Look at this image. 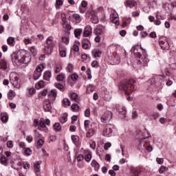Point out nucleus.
<instances>
[{
	"mask_svg": "<svg viewBox=\"0 0 176 176\" xmlns=\"http://www.w3.org/2000/svg\"><path fill=\"white\" fill-rule=\"evenodd\" d=\"M10 82L14 87L20 89V79L16 73H12L10 75Z\"/></svg>",
	"mask_w": 176,
	"mask_h": 176,
	"instance_id": "nucleus-7",
	"label": "nucleus"
},
{
	"mask_svg": "<svg viewBox=\"0 0 176 176\" xmlns=\"http://www.w3.org/2000/svg\"><path fill=\"white\" fill-rule=\"evenodd\" d=\"M105 26L102 25H98L94 30V34L96 35L94 38L95 42L100 43L101 42V36L105 34Z\"/></svg>",
	"mask_w": 176,
	"mask_h": 176,
	"instance_id": "nucleus-4",
	"label": "nucleus"
},
{
	"mask_svg": "<svg viewBox=\"0 0 176 176\" xmlns=\"http://www.w3.org/2000/svg\"><path fill=\"white\" fill-rule=\"evenodd\" d=\"M118 19V13L116 12L113 11L112 13L110 14V20L111 21L113 22Z\"/></svg>",
	"mask_w": 176,
	"mask_h": 176,
	"instance_id": "nucleus-26",
	"label": "nucleus"
},
{
	"mask_svg": "<svg viewBox=\"0 0 176 176\" xmlns=\"http://www.w3.org/2000/svg\"><path fill=\"white\" fill-rule=\"evenodd\" d=\"M96 89V87H94V85H89L87 87V91H94V89Z\"/></svg>",
	"mask_w": 176,
	"mask_h": 176,
	"instance_id": "nucleus-51",
	"label": "nucleus"
},
{
	"mask_svg": "<svg viewBox=\"0 0 176 176\" xmlns=\"http://www.w3.org/2000/svg\"><path fill=\"white\" fill-rule=\"evenodd\" d=\"M112 146V144L109 142L104 144V149L107 151L109 148H111Z\"/></svg>",
	"mask_w": 176,
	"mask_h": 176,
	"instance_id": "nucleus-63",
	"label": "nucleus"
},
{
	"mask_svg": "<svg viewBox=\"0 0 176 176\" xmlns=\"http://www.w3.org/2000/svg\"><path fill=\"white\" fill-rule=\"evenodd\" d=\"M91 34H93V28L90 25H87L84 29L83 36H90Z\"/></svg>",
	"mask_w": 176,
	"mask_h": 176,
	"instance_id": "nucleus-13",
	"label": "nucleus"
},
{
	"mask_svg": "<svg viewBox=\"0 0 176 176\" xmlns=\"http://www.w3.org/2000/svg\"><path fill=\"white\" fill-rule=\"evenodd\" d=\"M41 76H42V73H39L38 72L34 71V80H38V79H39Z\"/></svg>",
	"mask_w": 176,
	"mask_h": 176,
	"instance_id": "nucleus-39",
	"label": "nucleus"
},
{
	"mask_svg": "<svg viewBox=\"0 0 176 176\" xmlns=\"http://www.w3.org/2000/svg\"><path fill=\"white\" fill-rule=\"evenodd\" d=\"M7 43L10 45V46H14V45H16V41H14V37H8V38L7 39Z\"/></svg>",
	"mask_w": 176,
	"mask_h": 176,
	"instance_id": "nucleus-24",
	"label": "nucleus"
},
{
	"mask_svg": "<svg viewBox=\"0 0 176 176\" xmlns=\"http://www.w3.org/2000/svg\"><path fill=\"white\" fill-rule=\"evenodd\" d=\"M45 82L43 80H40L38 81L36 85H35V87L36 89H43V87H45Z\"/></svg>",
	"mask_w": 176,
	"mask_h": 176,
	"instance_id": "nucleus-22",
	"label": "nucleus"
},
{
	"mask_svg": "<svg viewBox=\"0 0 176 176\" xmlns=\"http://www.w3.org/2000/svg\"><path fill=\"white\" fill-rule=\"evenodd\" d=\"M71 138H72V141L74 144H76V142H78L79 141V136H78V135H72Z\"/></svg>",
	"mask_w": 176,
	"mask_h": 176,
	"instance_id": "nucleus-44",
	"label": "nucleus"
},
{
	"mask_svg": "<svg viewBox=\"0 0 176 176\" xmlns=\"http://www.w3.org/2000/svg\"><path fill=\"white\" fill-rule=\"evenodd\" d=\"M131 173L132 176H140V172L134 168L131 170Z\"/></svg>",
	"mask_w": 176,
	"mask_h": 176,
	"instance_id": "nucleus-37",
	"label": "nucleus"
},
{
	"mask_svg": "<svg viewBox=\"0 0 176 176\" xmlns=\"http://www.w3.org/2000/svg\"><path fill=\"white\" fill-rule=\"evenodd\" d=\"M7 68H8V65L6 64V60L1 59L0 60V69L5 71L7 69Z\"/></svg>",
	"mask_w": 176,
	"mask_h": 176,
	"instance_id": "nucleus-20",
	"label": "nucleus"
},
{
	"mask_svg": "<svg viewBox=\"0 0 176 176\" xmlns=\"http://www.w3.org/2000/svg\"><path fill=\"white\" fill-rule=\"evenodd\" d=\"M9 118L8 117V114L6 113H1V120L3 123H6L8 122Z\"/></svg>",
	"mask_w": 176,
	"mask_h": 176,
	"instance_id": "nucleus-29",
	"label": "nucleus"
},
{
	"mask_svg": "<svg viewBox=\"0 0 176 176\" xmlns=\"http://www.w3.org/2000/svg\"><path fill=\"white\" fill-rule=\"evenodd\" d=\"M85 116H86V118H89V116H90V109H87L85 111Z\"/></svg>",
	"mask_w": 176,
	"mask_h": 176,
	"instance_id": "nucleus-60",
	"label": "nucleus"
},
{
	"mask_svg": "<svg viewBox=\"0 0 176 176\" xmlns=\"http://www.w3.org/2000/svg\"><path fill=\"white\" fill-rule=\"evenodd\" d=\"M87 6V1L83 0L81 2V7L83 8V9H86Z\"/></svg>",
	"mask_w": 176,
	"mask_h": 176,
	"instance_id": "nucleus-61",
	"label": "nucleus"
},
{
	"mask_svg": "<svg viewBox=\"0 0 176 176\" xmlns=\"http://www.w3.org/2000/svg\"><path fill=\"white\" fill-rule=\"evenodd\" d=\"M43 109L45 112H52V102L47 99L43 102Z\"/></svg>",
	"mask_w": 176,
	"mask_h": 176,
	"instance_id": "nucleus-11",
	"label": "nucleus"
},
{
	"mask_svg": "<svg viewBox=\"0 0 176 176\" xmlns=\"http://www.w3.org/2000/svg\"><path fill=\"white\" fill-rule=\"evenodd\" d=\"M111 119H112V112L109 111H105L101 116V122L102 123H108V122L111 121Z\"/></svg>",
	"mask_w": 176,
	"mask_h": 176,
	"instance_id": "nucleus-9",
	"label": "nucleus"
},
{
	"mask_svg": "<svg viewBox=\"0 0 176 176\" xmlns=\"http://www.w3.org/2000/svg\"><path fill=\"white\" fill-rule=\"evenodd\" d=\"M73 17L74 20H76V23H80L82 21V19L80 18V15L78 14H73Z\"/></svg>",
	"mask_w": 176,
	"mask_h": 176,
	"instance_id": "nucleus-38",
	"label": "nucleus"
},
{
	"mask_svg": "<svg viewBox=\"0 0 176 176\" xmlns=\"http://www.w3.org/2000/svg\"><path fill=\"white\" fill-rule=\"evenodd\" d=\"M84 126L87 138H91L93 135H95L96 133V128L93 127V125L90 124V121L89 120H86L85 121Z\"/></svg>",
	"mask_w": 176,
	"mask_h": 176,
	"instance_id": "nucleus-6",
	"label": "nucleus"
},
{
	"mask_svg": "<svg viewBox=\"0 0 176 176\" xmlns=\"http://www.w3.org/2000/svg\"><path fill=\"white\" fill-rule=\"evenodd\" d=\"M66 69L68 72H69V74L72 73V72L74 71V66L71 64H69L67 67Z\"/></svg>",
	"mask_w": 176,
	"mask_h": 176,
	"instance_id": "nucleus-49",
	"label": "nucleus"
},
{
	"mask_svg": "<svg viewBox=\"0 0 176 176\" xmlns=\"http://www.w3.org/2000/svg\"><path fill=\"white\" fill-rule=\"evenodd\" d=\"M43 144H44L43 140L38 139L36 142L37 148H42V146H43Z\"/></svg>",
	"mask_w": 176,
	"mask_h": 176,
	"instance_id": "nucleus-43",
	"label": "nucleus"
},
{
	"mask_svg": "<svg viewBox=\"0 0 176 176\" xmlns=\"http://www.w3.org/2000/svg\"><path fill=\"white\" fill-rule=\"evenodd\" d=\"M58 49L59 52L67 50V48L63 44H58Z\"/></svg>",
	"mask_w": 176,
	"mask_h": 176,
	"instance_id": "nucleus-56",
	"label": "nucleus"
},
{
	"mask_svg": "<svg viewBox=\"0 0 176 176\" xmlns=\"http://www.w3.org/2000/svg\"><path fill=\"white\" fill-rule=\"evenodd\" d=\"M114 129H115V125L108 124L104 127L103 135L104 137H111V135H112V133Z\"/></svg>",
	"mask_w": 176,
	"mask_h": 176,
	"instance_id": "nucleus-8",
	"label": "nucleus"
},
{
	"mask_svg": "<svg viewBox=\"0 0 176 176\" xmlns=\"http://www.w3.org/2000/svg\"><path fill=\"white\" fill-rule=\"evenodd\" d=\"M12 63L19 64H29L31 61V54L28 51L20 50L11 56Z\"/></svg>",
	"mask_w": 176,
	"mask_h": 176,
	"instance_id": "nucleus-2",
	"label": "nucleus"
},
{
	"mask_svg": "<svg viewBox=\"0 0 176 176\" xmlns=\"http://www.w3.org/2000/svg\"><path fill=\"white\" fill-rule=\"evenodd\" d=\"M135 3H137V2H135V1H133V0H128L126 1L127 6H129V8H130L131 9V8H134L135 6Z\"/></svg>",
	"mask_w": 176,
	"mask_h": 176,
	"instance_id": "nucleus-30",
	"label": "nucleus"
},
{
	"mask_svg": "<svg viewBox=\"0 0 176 176\" xmlns=\"http://www.w3.org/2000/svg\"><path fill=\"white\" fill-rule=\"evenodd\" d=\"M43 69H45V66L42 64L38 65L36 68V72H39L40 74H42V71H43Z\"/></svg>",
	"mask_w": 176,
	"mask_h": 176,
	"instance_id": "nucleus-34",
	"label": "nucleus"
},
{
	"mask_svg": "<svg viewBox=\"0 0 176 176\" xmlns=\"http://www.w3.org/2000/svg\"><path fill=\"white\" fill-rule=\"evenodd\" d=\"M0 162L1 163V164H8V159H6V157L3 156L0 158Z\"/></svg>",
	"mask_w": 176,
	"mask_h": 176,
	"instance_id": "nucleus-46",
	"label": "nucleus"
},
{
	"mask_svg": "<svg viewBox=\"0 0 176 176\" xmlns=\"http://www.w3.org/2000/svg\"><path fill=\"white\" fill-rule=\"evenodd\" d=\"M63 104L65 107H70L71 106V100L68 98H64L63 100Z\"/></svg>",
	"mask_w": 176,
	"mask_h": 176,
	"instance_id": "nucleus-35",
	"label": "nucleus"
},
{
	"mask_svg": "<svg viewBox=\"0 0 176 176\" xmlns=\"http://www.w3.org/2000/svg\"><path fill=\"white\" fill-rule=\"evenodd\" d=\"M14 96H16V93L13 90H10L8 94V100H12V96L14 97Z\"/></svg>",
	"mask_w": 176,
	"mask_h": 176,
	"instance_id": "nucleus-47",
	"label": "nucleus"
},
{
	"mask_svg": "<svg viewBox=\"0 0 176 176\" xmlns=\"http://www.w3.org/2000/svg\"><path fill=\"white\" fill-rule=\"evenodd\" d=\"M28 93L30 96H33V94H35L36 93V90L35 88H28Z\"/></svg>",
	"mask_w": 176,
	"mask_h": 176,
	"instance_id": "nucleus-48",
	"label": "nucleus"
},
{
	"mask_svg": "<svg viewBox=\"0 0 176 176\" xmlns=\"http://www.w3.org/2000/svg\"><path fill=\"white\" fill-rule=\"evenodd\" d=\"M63 0H56L55 7L56 9H60V6H63Z\"/></svg>",
	"mask_w": 176,
	"mask_h": 176,
	"instance_id": "nucleus-41",
	"label": "nucleus"
},
{
	"mask_svg": "<svg viewBox=\"0 0 176 176\" xmlns=\"http://www.w3.org/2000/svg\"><path fill=\"white\" fill-rule=\"evenodd\" d=\"M72 80L75 81V80H78V78H79V76H78V74H74L71 76Z\"/></svg>",
	"mask_w": 176,
	"mask_h": 176,
	"instance_id": "nucleus-59",
	"label": "nucleus"
},
{
	"mask_svg": "<svg viewBox=\"0 0 176 176\" xmlns=\"http://www.w3.org/2000/svg\"><path fill=\"white\" fill-rule=\"evenodd\" d=\"M70 98L72 101H74L75 102H77V104H80L81 99L79 97V95L75 92H72L70 94Z\"/></svg>",
	"mask_w": 176,
	"mask_h": 176,
	"instance_id": "nucleus-14",
	"label": "nucleus"
},
{
	"mask_svg": "<svg viewBox=\"0 0 176 176\" xmlns=\"http://www.w3.org/2000/svg\"><path fill=\"white\" fill-rule=\"evenodd\" d=\"M164 171H167V167H165L164 166H162L160 168V173L163 174V173H164Z\"/></svg>",
	"mask_w": 176,
	"mask_h": 176,
	"instance_id": "nucleus-53",
	"label": "nucleus"
},
{
	"mask_svg": "<svg viewBox=\"0 0 176 176\" xmlns=\"http://www.w3.org/2000/svg\"><path fill=\"white\" fill-rule=\"evenodd\" d=\"M62 42L65 43V45H68L69 43V37L63 36Z\"/></svg>",
	"mask_w": 176,
	"mask_h": 176,
	"instance_id": "nucleus-45",
	"label": "nucleus"
},
{
	"mask_svg": "<svg viewBox=\"0 0 176 176\" xmlns=\"http://www.w3.org/2000/svg\"><path fill=\"white\" fill-rule=\"evenodd\" d=\"M54 129H55L57 131H60L61 129V125L60 124V123L56 122L54 125Z\"/></svg>",
	"mask_w": 176,
	"mask_h": 176,
	"instance_id": "nucleus-50",
	"label": "nucleus"
},
{
	"mask_svg": "<svg viewBox=\"0 0 176 176\" xmlns=\"http://www.w3.org/2000/svg\"><path fill=\"white\" fill-rule=\"evenodd\" d=\"M90 41H89V39L86 38L82 41V49L87 50L90 48Z\"/></svg>",
	"mask_w": 176,
	"mask_h": 176,
	"instance_id": "nucleus-16",
	"label": "nucleus"
},
{
	"mask_svg": "<svg viewBox=\"0 0 176 176\" xmlns=\"http://www.w3.org/2000/svg\"><path fill=\"white\" fill-rule=\"evenodd\" d=\"M72 50L75 52L76 56H80V52H79V46L78 45L74 44L72 48Z\"/></svg>",
	"mask_w": 176,
	"mask_h": 176,
	"instance_id": "nucleus-27",
	"label": "nucleus"
},
{
	"mask_svg": "<svg viewBox=\"0 0 176 176\" xmlns=\"http://www.w3.org/2000/svg\"><path fill=\"white\" fill-rule=\"evenodd\" d=\"M41 171V162H37L36 164H34V172L36 174L37 173H39Z\"/></svg>",
	"mask_w": 176,
	"mask_h": 176,
	"instance_id": "nucleus-28",
	"label": "nucleus"
},
{
	"mask_svg": "<svg viewBox=\"0 0 176 176\" xmlns=\"http://www.w3.org/2000/svg\"><path fill=\"white\" fill-rule=\"evenodd\" d=\"M131 52L135 54V57L137 60L136 64L140 65V68L144 67H148V63H149V58H148V54H146V50L142 48H138V47H133Z\"/></svg>",
	"mask_w": 176,
	"mask_h": 176,
	"instance_id": "nucleus-1",
	"label": "nucleus"
},
{
	"mask_svg": "<svg viewBox=\"0 0 176 176\" xmlns=\"http://www.w3.org/2000/svg\"><path fill=\"white\" fill-rule=\"evenodd\" d=\"M151 118H153V119H154V120H155V119H157V118H159V113H153L151 114Z\"/></svg>",
	"mask_w": 176,
	"mask_h": 176,
	"instance_id": "nucleus-52",
	"label": "nucleus"
},
{
	"mask_svg": "<svg viewBox=\"0 0 176 176\" xmlns=\"http://www.w3.org/2000/svg\"><path fill=\"white\" fill-rule=\"evenodd\" d=\"M55 87H56V89H58V90H60V91H64L65 88H64V85L60 82H56L54 84Z\"/></svg>",
	"mask_w": 176,
	"mask_h": 176,
	"instance_id": "nucleus-31",
	"label": "nucleus"
},
{
	"mask_svg": "<svg viewBox=\"0 0 176 176\" xmlns=\"http://www.w3.org/2000/svg\"><path fill=\"white\" fill-rule=\"evenodd\" d=\"M91 166L94 167L95 171H98V170H100V164H98V162H97L95 160L91 161Z\"/></svg>",
	"mask_w": 176,
	"mask_h": 176,
	"instance_id": "nucleus-18",
	"label": "nucleus"
},
{
	"mask_svg": "<svg viewBox=\"0 0 176 176\" xmlns=\"http://www.w3.org/2000/svg\"><path fill=\"white\" fill-rule=\"evenodd\" d=\"M64 79H65V74H60L58 75L56 77V80L58 82H63V80H64Z\"/></svg>",
	"mask_w": 176,
	"mask_h": 176,
	"instance_id": "nucleus-36",
	"label": "nucleus"
},
{
	"mask_svg": "<svg viewBox=\"0 0 176 176\" xmlns=\"http://www.w3.org/2000/svg\"><path fill=\"white\" fill-rule=\"evenodd\" d=\"M91 54L94 58H100L102 54V52H101L100 50H94L91 52Z\"/></svg>",
	"mask_w": 176,
	"mask_h": 176,
	"instance_id": "nucleus-15",
	"label": "nucleus"
},
{
	"mask_svg": "<svg viewBox=\"0 0 176 176\" xmlns=\"http://www.w3.org/2000/svg\"><path fill=\"white\" fill-rule=\"evenodd\" d=\"M90 148H91V149H96V142H91L90 143Z\"/></svg>",
	"mask_w": 176,
	"mask_h": 176,
	"instance_id": "nucleus-64",
	"label": "nucleus"
},
{
	"mask_svg": "<svg viewBox=\"0 0 176 176\" xmlns=\"http://www.w3.org/2000/svg\"><path fill=\"white\" fill-rule=\"evenodd\" d=\"M91 67H93L94 68H98V62L97 60L92 61Z\"/></svg>",
	"mask_w": 176,
	"mask_h": 176,
	"instance_id": "nucleus-55",
	"label": "nucleus"
},
{
	"mask_svg": "<svg viewBox=\"0 0 176 176\" xmlns=\"http://www.w3.org/2000/svg\"><path fill=\"white\" fill-rule=\"evenodd\" d=\"M30 52H31L32 54L35 56L36 54V48L34 46L31 47H30Z\"/></svg>",
	"mask_w": 176,
	"mask_h": 176,
	"instance_id": "nucleus-54",
	"label": "nucleus"
},
{
	"mask_svg": "<svg viewBox=\"0 0 176 176\" xmlns=\"http://www.w3.org/2000/svg\"><path fill=\"white\" fill-rule=\"evenodd\" d=\"M23 167L25 170H28L30 168V164L25 162L23 163Z\"/></svg>",
	"mask_w": 176,
	"mask_h": 176,
	"instance_id": "nucleus-62",
	"label": "nucleus"
},
{
	"mask_svg": "<svg viewBox=\"0 0 176 176\" xmlns=\"http://www.w3.org/2000/svg\"><path fill=\"white\" fill-rule=\"evenodd\" d=\"M51 78H52V72L46 71L44 72V74H43V80H47V82H49V80H50Z\"/></svg>",
	"mask_w": 176,
	"mask_h": 176,
	"instance_id": "nucleus-17",
	"label": "nucleus"
},
{
	"mask_svg": "<svg viewBox=\"0 0 176 176\" xmlns=\"http://www.w3.org/2000/svg\"><path fill=\"white\" fill-rule=\"evenodd\" d=\"M159 42H160V45L162 50H170V44L168 43V41L167 40L160 39Z\"/></svg>",
	"mask_w": 176,
	"mask_h": 176,
	"instance_id": "nucleus-12",
	"label": "nucleus"
},
{
	"mask_svg": "<svg viewBox=\"0 0 176 176\" xmlns=\"http://www.w3.org/2000/svg\"><path fill=\"white\" fill-rule=\"evenodd\" d=\"M23 154L25 156H31L32 155V151L30 148H27L25 149Z\"/></svg>",
	"mask_w": 176,
	"mask_h": 176,
	"instance_id": "nucleus-40",
	"label": "nucleus"
},
{
	"mask_svg": "<svg viewBox=\"0 0 176 176\" xmlns=\"http://www.w3.org/2000/svg\"><path fill=\"white\" fill-rule=\"evenodd\" d=\"M60 57H67V50L59 51Z\"/></svg>",
	"mask_w": 176,
	"mask_h": 176,
	"instance_id": "nucleus-57",
	"label": "nucleus"
},
{
	"mask_svg": "<svg viewBox=\"0 0 176 176\" xmlns=\"http://www.w3.org/2000/svg\"><path fill=\"white\" fill-rule=\"evenodd\" d=\"M119 89L120 90H124L125 94H127V96H130V93H133L137 90V87H135V80L129 79L121 82Z\"/></svg>",
	"mask_w": 176,
	"mask_h": 176,
	"instance_id": "nucleus-3",
	"label": "nucleus"
},
{
	"mask_svg": "<svg viewBox=\"0 0 176 176\" xmlns=\"http://www.w3.org/2000/svg\"><path fill=\"white\" fill-rule=\"evenodd\" d=\"M63 28L65 29V30H66V31H67V32H66V34H67V35H69V31H71V30H72V27H71V25H69V23H65V22H64L63 23Z\"/></svg>",
	"mask_w": 176,
	"mask_h": 176,
	"instance_id": "nucleus-23",
	"label": "nucleus"
},
{
	"mask_svg": "<svg viewBox=\"0 0 176 176\" xmlns=\"http://www.w3.org/2000/svg\"><path fill=\"white\" fill-rule=\"evenodd\" d=\"M87 75L88 79H91V78H92V76H91V70L90 69H87Z\"/></svg>",
	"mask_w": 176,
	"mask_h": 176,
	"instance_id": "nucleus-58",
	"label": "nucleus"
},
{
	"mask_svg": "<svg viewBox=\"0 0 176 176\" xmlns=\"http://www.w3.org/2000/svg\"><path fill=\"white\" fill-rule=\"evenodd\" d=\"M48 97H52L53 101H54L57 97V91H56V90H51L48 92Z\"/></svg>",
	"mask_w": 176,
	"mask_h": 176,
	"instance_id": "nucleus-21",
	"label": "nucleus"
},
{
	"mask_svg": "<svg viewBox=\"0 0 176 176\" xmlns=\"http://www.w3.org/2000/svg\"><path fill=\"white\" fill-rule=\"evenodd\" d=\"M91 157H92V155H91V152H89L87 154L85 155V162H87V163H89L90 162V160H91Z\"/></svg>",
	"mask_w": 176,
	"mask_h": 176,
	"instance_id": "nucleus-33",
	"label": "nucleus"
},
{
	"mask_svg": "<svg viewBox=\"0 0 176 176\" xmlns=\"http://www.w3.org/2000/svg\"><path fill=\"white\" fill-rule=\"evenodd\" d=\"M68 114L67 113H65L63 114V116L60 118V122L61 123H65L68 120Z\"/></svg>",
	"mask_w": 176,
	"mask_h": 176,
	"instance_id": "nucleus-25",
	"label": "nucleus"
},
{
	"mask_svg": "<svg viewBox=\"0 0 176 176\" xmlns=\"http://www.w3.org/2000/svg\"><path fill=\"white\" fill-rule=\"evenodd\" d=\"M47 126H50V119H45V118H40L39 124H38V129L42 130V129L46 128Z\"/></svg>",
	"mask_w": 176,
	"mask_h": 176,
	"instance_id": "nucleus-10",
	"label": "nucleus"
},
{
	"mask_svg": "<svg viewBox=\"0 0 176 176\" xmlns=\"http://www.w3.org/2000/svg\"><path fill=\"white\" fill-rule=\"evenodd\" d=\"M91 23H93L94 24H98V16H96V15H93L91 17Z\"/></svg>",
	"mask_w": 176,
	"mask_h": 176,
	"instance_id": "nucleus-42",
	"label": "nucleus"
},
{
	"mask_svg": "<svg viewBox=\"0 0 176 176\" xmlns=\"http://www.w3.org/2000/svg\"><path fill=\"white\" fill-rule=\"evenodd\" d=\"M82 32H83V29L78 28L74 30V36L76 38H78V39H79L80 35L82 34Z\"/></svg>",
	"mask_w": 176,
	"mask_h": 176,
	"instance_id": "nucleus-19",
	"label": "nucleus"
},
{
	"mask_svg": "<svg viewBox=\"0 0 176 176\" xmlns=\"http://www.w3.org/2000/svg\"><path fill=\"white\" fill-rule=\"evenodd\" d=\"M54 46H56V41H54V38H53V36H49L46 39V45L44 48L45 54H52V52H53Z\"/></svg>",
	"mask_w": 176,
	"mask_h": 176,
	"instance_id": "nucleus-5",
	"label": "nucleus"
},
{
	"mask_svg": "<svg viewBox=\"0 0 176 176\" xmlns=\"http://www.w3.org/2000/svg\"><path fill=\"white\" fill-rule=\"evenodd\" d=\"M71 109L73 112H79V110L80 109L78 104H72Z\"/></svg>",
	"mask_w": 176,
	"mask_h": 176,
	"instance_id": "nucleus-32",
	"label": "nucleus"
}]
</instances>
